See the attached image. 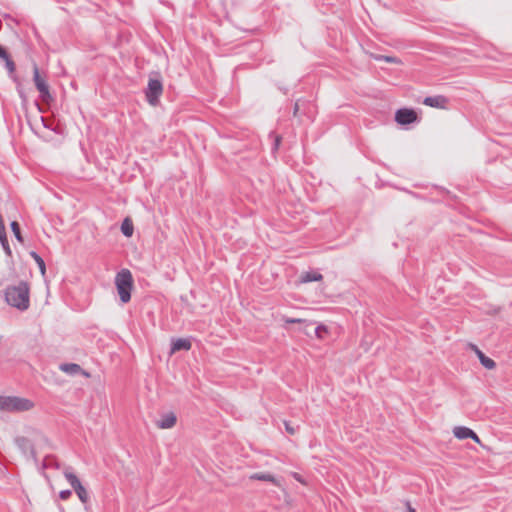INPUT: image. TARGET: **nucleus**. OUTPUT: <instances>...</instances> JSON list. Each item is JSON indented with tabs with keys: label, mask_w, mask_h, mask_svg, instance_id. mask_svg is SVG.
<instances>
[{
	"label": "nucleus",
	"mask_w": 512,
	"mask_h": 512,
	"mask_svg": "<svg viewBox=\"0 0 512 512\" xmlns=\"http://www.w3.org/2000/svg\"><path fill=\"white\" fill-rule=\"evenodd\" d=\"M29 285L20 281L17 285L7 286L4 292L5 301L19 311H26L30 306Z\"/></svg>",
	"instance_id": "nucleus-1"
},
{
	"label": "nucleus",
	"mask_w": 512,
	"mask_h": 512,
	"mask_svg": "<svg viewBox=\"0 0 512 512\" xmlns=\"http://www.w3.org/2000/svg\"><path fill=\"white\" fill-rule=\"evenodd\" d=\"M115 285L120 297V301L126 304L131 299V291L133 288V277L128 269L120 270L115 276Z\"/></svg>",
	"instance_id": "nucleus-2"
},
{
	"label": "nucleus",
	"mask_w": 512,
	"mask_h": 512,
	"mask_svg": "<svg viewBox=\"0 0 512 512\" xmlns=\"http://www.w3.org/2000/svg\"><path fill=\"white\" fill-rule=\"evenodd\" d=\"M163 93V83L158 72L150 75L147 87L145 89V97L151 106L159 104L160 96Z\"/></svg>",
	"instance_id": "nucleus-3"
},
{
	"label": "nucleus",
	"mask_w": 512,
	"mask_h": 512,
	"mask_svg": "<svg viewBox=\"0 0 512 512\" xmlns=\"http://www.w3.org/2000/svg\"><path fill=\"white\" fill-rule=\"evenodd\" d=\"M63 475L77 494L79 500L83 504H86L89 501V494L77 475L74 473L73 468L71 466L65 467Z\"/></svg>",
	"instance_id": "nucleus-4"
},
{
	"label": "nucleus",
	"mask_w": 512,
	"mask_h": 512,
	"mask_svg": "<svg viewBox=\"0 0 512 512\" xmlns=\"http://www.w3.org/2000/svg\"><path fill=\"white\" fill-rule=\"evenodd\" d=\"M317 114L316 105L305 99H297L294 103L293 115L295 117H306L309 121H313Z\"/></svg>",
	"instance_id": "nucleus-5"
},
{
	"label": "nucleus",
	"mask_w": 512,
	"mask_h": 512,
	"mask_svg": "<svg viewBox=\"0 0 512 512\" xmlns=\"http://www.w3.org/2000/svg\"><path fill=\"white\" fill-rule=\"evenodd\" d=\"M6 408L7 412H22L28 411L33 408L34 404L27 398L17 396H6Z\"/></svg>",
	"instance_id": "nucleus-6"
},
{
	"label": "nucleus",
	"mask_w": 512,
	"mask_h": 512,
	"mask_svg": "<svg viewBox=\"0 0 512 512\" xmlns=\"http://www.w3.org/2000/svg\"><path fill=\"white\" fill-rule=\"evenodd\" d=\"M33 81L40 93V98L44 102H49L52 100V95L50 93L49 85L45 78L40 75L39 68L37 64L33 65Z\"/></svg>",
	"instance_id": "nucleus-7"
},
{
	"label": "nucleus",
	"mask_w": 512,
	"mask_h": 512,
	"mask_svg": "<svg viewBox=\"0 0 512 512\" xmlns=\"http://www.w3.org/2000/svg\"><path fill=\"white\" fill-rule=\"evenodd\" d=\"M15 443L25 457L31 458L35 463L38 462L35 447L30 439L19 436L15 438Z\"/></svg>",
	"instance_id": "nucleus-8"
},
{
	"label": "nucleus",
	"mask_w": 512,
	"mask_h": 512,
	"mask_svg": "<svg viewBox=\"0 0 512 512\" xmlns=\"http://www.w3.org/2000/svg\"><path fill=\"white\" fill-rule=\"evenodd\" d=\"M395 121L400 125H409L417 121V113L410 108H400L395 113Z\"/></svg>",
	"instance_id": "nucleus-9"
},
{
	"label": "nucleus",
	"mask_w": 512,
	"mask_h": 512,
	"mask_svg": "<svg viewBox=\"0 0 512 512\" xmlns=\"http://www.w3.org/2000/svg\"><path fill=\"white\" fill-rule=\"evenodd\" d=\"M453 434L456 438L462 439H472L474 442L480 444L481 440L479 436L470 428L465 426H456L453 429Z\"/></svg>",
	"instance_id": "nucleus-10"
},
{
	"label": "nucleus",
	"mask_w": 512,
	"mask_h": 512,
	"mask_svg": "<svg viewBox=\"0 0 512 512\" xmlns=\"http://www.w3.org/2000/svg\"><path fill=\"white\" fill-rule=\"evenodd\" d=\"M449 103V99L444 95H435L425 97L423 104L433 108L446 109Z\"/></svg>",
	"instance_id": "nucleus-11"
},
{
	"label": "nucleus",
	"mask_w": 512,
	"mask_h": 512,
	"mask_svg": "<svg viewBox=\"0 0 512 512\" xmlns=\"http://www.w3.org/2000/svg\"><path fill=\"white\" fill-rule=\"evenodd\" d=\"M191 341L189 338H172L170 353L173 354L177 351H188L191 349Z\"/></svg>",
	"instance_id": "nucleus-12"
},
{
	"label": "nucleus",
	"mask_w": 512,
	"mask_h": 512,
	"mask_svg": "<svg viewBox=\"0 0 512 512\" xmlns=\"http://www.w3.org/2000/svg\"><path fill=\"white\" fill-rule=\"evenodd\" d=\"M177 422V417L174 412H168L160 416V419L157 420L156 425L161 429H170Z\"/></svg>",
	"instance_id": "nucleus-13"
},
{
	"label": "nucleus",
	"mask_w": 512,
	"mask_h": 512,
	"mask_svg": "<svg viewBox=\"0 0 512 512\" xmlns=\"http://www.w3.org/2000/svg\"><path fill=\"white\" fill-rule=\"evenodd\" d=\"M481 365L488 370H492L496 367V362L490 357L486 356L476 345H472Z\"/></svg>",
	"instance_id": "nucleus-14"
},
{
	"label": "nucleus",
	"mask_w": 512,
	"mask_h": 512,
	"mask_svg": "<svg viewBox=\"0 0 512 512\" xmlns=\"http://www.w3.org/2000/svg\"><path fill=\"white\" fill-rule=\"evenodd\" d=\"M0 243L6 255L11 256L12 252L8 243L6 228L2 216L0 215Z\"/></svg>",
	"instance_id": "nucleus-15"
},
{
	"label": "nucleus",
	"mask_w": 512,
	"mask_h": 512,
	"mask_svg": "<svg viewBox=\"0 0 512 512\" xmlns=\"http://www.w3.org/2000/svg\"><path fill=\"white\" fill-rule=\"evenodd\" d=\"M323 279V275L315 270L305 271L300 276L301 283L317 282Z\"/></svg>",
	"instance_id": "nucleus-16"
},
{
	"label": "nucleus",
	"mask_w": 512,
	"mask_h": 512,
	"mask_svg": "<svg viewBox=\"0 0 512 512\" xmlns=\"http://www.w3.org/2000/svg\"><path fill=\"white\" fill-rule=\"evenodd\" d=\"M59 369L72 376L83 373L82 367L77 363H62L59 365Z\"/></svg>",
	"instance_id": "nucleus-17"
},
{
	"label": "nucleus",
	"mask_w": 512,
	"mask_h": 512,
	"mask_svg": "<svg viewBox=\"0 0 512 512\" xmlns=\"http://www.w3.org/2000/svg\"><path fill=\"white\" fill-rule=\"evenodd\" d=\"M250 478L252 480L271 482L274 485L279 484L278 480L275 478V476L270 473L257 472V473L252 474Z\"/></svg>",
	"instance_id": "nucleus-18"
},
{
	"label": "nucleus",
	"mask_w": 512,
	"mask_h": 512,
	"mask_svg": "<svg viewBox=\"0 0 512 512\" xmlns=\"http://www.w3.org/2000/svg\"><path fill=\"white\" fill-rule=\"evenodd\" d=\"M0 59H3L5 61V68L8 70L10 77L14 81H17L18 79L15 74L16 66L10 55L6 52V57H1Z\"/></svg>",
	"instance_id": "nucleus-19"
},
{
	"label": "nucleus",
	"mask_w": 512,
	"mask_h": 512,
	"mask_svg": "<svg viewBox=\"0 0 512 512\" xmlns=\"http://www.w3.org/2000/svg\"><path fill=\"white\" fill-rule=\"evenodd\" d=\"M121 232L125 237H131L134 232V226L130 218H125L121 224Z\"/></svg>",
	"instance_id": "nucleus-20"
},
{
	"label": "nucleus",
	"mask_w": 512,
	"mask_h": 512,
	"mask_svg": "<svg viewBox=\"0 0 512 512\" xmlns=\"http://www.w3.org/2000/svg\"><path fill=\"white\" fill-rule=\"evenodd\" d=\"M29 254L36 262L41 274L44 275L46 272V265H45V261L43 260V258L36 251H30Z\"/></svg>",
	"instance_id": "nucleus-21"
},
{
	"label": "nucleus",
	"mask_w": 512,
	"mask_h": 512,
	"mask_svg": "<svg viewBox=\"0 0 512 512\" xmlns=\"http://www.w3.org/2000/svg\"><path fill=\"white\" fill-rule=\"evenodd\" d=\"M10 227H11L12 233H13L14 237L16 238V240L20 243H23L24 240H23V237L21 234L19 223L17 221H12L10 224Z\"/></svg>",
	"instance_id": "nucleus-22"
},
{
	"label": "nucleus",
	"mask_w": 512,
	"mask_h": 512,
	"mask_svg": "<svg viewBox=\"0 0 512 512\" xmlns=\"http://www.w3.org/2000/svg\"><path fill=\"white\" fill-rule=\"evenodd\" d=\"M269 137L273 139V144L271 148V152L274 154L278 151L282 137L275 132H270Z\"/></svg>",
	"instance_id": "nucleus-23"
},
{
	"label": "nucleus",
	"mask_w": 512,
	"mask_h": 512,
	"mask_svg": "<svg viewBox=\"0 0 512 512\" xmlns=\"http://www.w3.org/2000/svg\"><path fill=\"white\" fill-rule=\"evenodd\" d=\"M314 332H315V336L318 338V339H323L325 337V335L328 333V329L325 325L323 324H320L318 325L315 329H314Z\"/></svg>",
	"instance_id": "nucleus-24"
},
{
	"label": "nucleus",
	"mask_w": 512,
	"mask_h": 512,
	"mask_svg": "<svg viewBox=\"0 0 512 512\" xmlns=\"http://www.w3.org/2000/svg\"><path fill=\"white\" fill-rule=\"evenodd\" d=\"M283 321L286 324H295V323H306L307 325L314 324L313 322H308L307 320H304V319L290 318V317H283Z\"/></svg>",
	"instance_id": "nucleus-25"
},
{
	"label": "nucleus",
	"mask_w": 512,
	"mask_h": 512,
	"mask_svg": "<svg viewBox=\"0 0 512 512\" xmlns=\"http://www.w3.org/2000/svg\"><path fill=\"white\" fill-rule=\"evenodd\" d=\"M376 60L385 61L387 63H400V60L393 56L379 55L375 57Z\"/></svg>",
	"instance_id": "nucleus-26"
},
{
	"label": "nucleus",
	"mask_w": 512,
	"mask_h": 512,
	"mask_svg": "<svg viewBox=\"0 0 512 512\" xmlns=\"http://www.w3.org/2000/svg\"><path fill=\"white\" fill-rule=\"evenodd\" d=\"M284 426H285V430L290 435H294L298 430V427L293 426L289 421H284Z\"/></svg>",
	"instance_id": "nucleus-27"
},
{
	"label": "nucleus",
	"mask_w": 512,
	"mask_h": 512,
	"mask_svg": "<svg viewBox=\"0 0 512 512\" xmlns=\"http://www.w3.org/2000/svg\"><path fill=\"white\" fill-rule=\"evenodd\" d=\"M16 82H17V92L19 94V97L21 98L22 102H26L27 97H26V94H25L23 88L21 87L20 82L18 80Z\"/></svg>",
	"instance_id": "nucleus-28"
},
{
	"label": "nucleus",
	"mask_w": 512,
	"mask_h": 512,
	"mask_svg": "<svg viewBox=\"0 0 512 512\" xmlns=\"http://www.w3.org/2000/svg\"><path fill=\"white\" fill-rule=\"evenodd\" d=\"M49 460H48V463H49V468H55V469H59L60 468V464L59 462L55 459L54 456H48Z\"/></svg>",
	"instance_id": "nucleus-29"
},
{
	"label": "nucleus",
	"mask_w": 512,
	"mask_h": 512,
	"mask_svg": "<svg viewBox=\"0 0 512 512\" xmlns=\"http://www.w3.org/2000/svg\"><path fill=\"white\" fill-rule=\"evenodd\" d=\"M71 495H72V492L69 489L62 490L59 493V497L61 500H67L68 498H70Z\"/></svg>",
	"instance_id": "nucleus-30"
},
{
	"label": "nucleus",
	"mask_w": 512,
	"mask_h": 512,
	"mask_svg": "<svg viewBox=\"0 0 512 512\" xmlns=\"http://www.w3.org/2000/svg\"><path fill=\"white\" fill-rule=\"evenodd\" d=\"M6 396H0V410L5 411L6 408Z\"/></svg>",
	"instance_id": "nucleus-31"
},
{
	"label": "nucleus",
	"mask_w": 512,
	"mask_h": 512,
	"mask_svg": "<svg viewBox=\"0 0 512 512\" xmlns=\"http://www.w3.org/2000/svg\"><path fill=\"white\" fill-rule=\"evenodd\" d=\"M48 460H49V458H48V456H47V457L44 459V461L42 462V464H41V469H42V470L49 468Z\"/></svg>",
	"instance_id": "nucleus-32"
},
{
	"label": "nucleus",
	"mask_w": 512,
	"mask_h": 512,
	"mask_svg": "<svg viewBox=\"0 0 512 512\" xmlns=\"http://www.w3.org/2000/svg\"><path fill=\"white\" fill-rule=\"evenodd\" d=\"M6 50L0 45V58L6 57Z\"/></svg>",
	"instance_id": "nucleus-33"
},
{
	"label": "nucleus",
	"mask_w": 512,
	"mask_h": 512,
	"mask_svg": "<svg viewBox=\"0 0 512 512\" xmlns=\"http://www.w3.org/2000/svg\"><path fill=\"white\" fill-rule=\"evenodd\" d=\"M407 506H408V512H416V510L414 508H412L409 503H407Z\"/></svg>",
	"instance_id": "nucleus-34"
},
{
	"label": "nucleus",
	"mask_w": 512,
	"mask_h": 512,
	"mask_svg": "<svg viewBox=\"0 0 512 512\" xmlns=\"http://www.w3.org/2000/svg\"><path fill=\"white\" fill-rule=\"evenodd\" d=\"M41 121L43 122L44 127L48 128V126L45 124V120L43 117H41Z\"/></svg>",
	"instance_id": "nucleus-35"
}]
</instances>
